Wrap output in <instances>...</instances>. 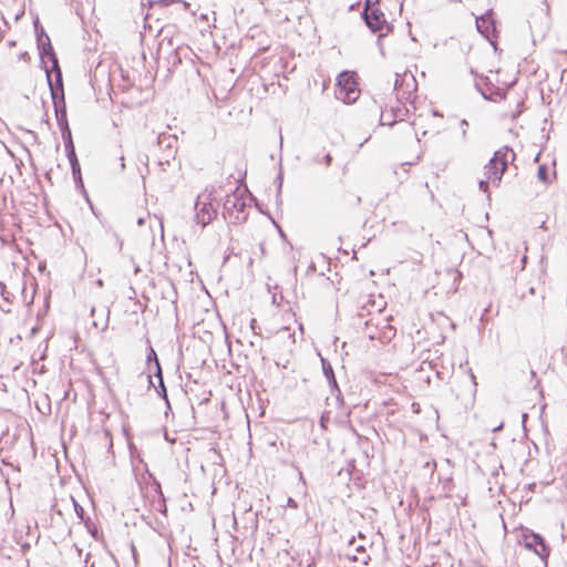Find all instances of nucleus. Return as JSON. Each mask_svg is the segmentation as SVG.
Masks as SVG:
<instances>
[{
  "label": "nucleus",
  "mask_w": 567,
  "mask_h": 567,
  "mask_svg": "<svg viewBox=\"0 0 567 567\" xmlns=\"http://www.w3.org/2000/svg\"><path fill=\"white\" fill-rule=\"evenodd\" d=\"M121 168L124 169L125 168V164H124V156H121Z\"/></svg>",
  "instance_id": "43"
},
{
  "label": "nucleus",
  "mask_w": 567,
  "mask_h": 567,
  "mask_svg": "<svg viewBox=\"0 0 567 567\" xmlns=\"http://www.w3.org/2000/svg\"><path fill=\"white\" fill-rule=\"evenodd\" d=\"M255 323H256V319H252V320H251V328H252V329H254V327H255Z\"/></svg>",
  "instance_id": "46"
},
{
  "label": "nucleus",
  "mask_w": 567,
  "mask_h": 567,
  "mask_svg": "<svg viewBox=\"0 0 567 567\" xmlns=\"http://www.w3.org/2000/svg\"><path fill=\"white\" fill-rule=\"evenodd\" d=\"M74 178V182L78 186L82 187L83 188V182H82V176L81 174L76 175V176H73Z\"/></svg>",
  "instance_id": "33"
},
{
  "label": "nucleus",
  "mask_w": 567,
  "mask_h": 567,
  "mask_svg": "<svg viewBox=\"0 0 567 567\" xmlns=\"http://www.w3.org/2000/svg\"><path fill=\"white\" fill-rule=\"evenodd\" d=\"M336 95L347 103L354 102L358 99L359 90L353 72L342 71L338 75Z\"/></svg>",
  "instance_id": "5"
},
{
  "label": "nucleus",
  "mask_w": 567,
  "mask_h": 567,
  "mask_svg": "<svg viewBox=\"0 0 567 567\" xmlns=\"http://www.w3.org/2000/svg\"><path fill=\"white\" fill-rule=\"evenodd\" d=\"M460 126H461V128H462V136H463V138L465 140V138H466V127L468 126L467 121H466V120H462V121L460 122Z\"/></svg>",
  "instance_id": "29"
},
{
  "label": "nucleus",
  "mask_w": 567,
  "mask_h": 567,
  "mask_svg": "<svg viewBox=\"0 0 567 567\" xmlns=\"http://www.w3.org/2000/svg\"><path fill=\"white\" fill-rule=\"evenodd\" d=\"M178 140L176 135L168 133H161L157 136V145L164 151V155L159 158L158 165L169 164V161L175 158L177 152Z\"/></svg>",
  "instance_id": "8"
},
{
  "label": "nucleus",
  "mask_w": 567,
  "mask_h": 567,
  "mask_svg": "<svg viewBox=\"0 0 567 567\" xmlns=\"http://www.w3.org/2000/svg\"><path fill=\"white\" fill-rule=\"evenodd\" d=\"M331 392H332V394H336L337 405L338 406H342L343 405V396H342L340 388L338 386V390H334V391H331Z\"/></svg>",
  "instance_id": "24"
},
{
  "label": "nucleus",
  "mask_w": 567,
  "mask_h": 567,
  "mask_svg": "<svg viewBox=\"0 0 567 567\" xmlns=\"http://www.w3.org/2000/svg\"><path fill=\"white\" fill-rule=\"evenodd\" d=\"M535 487V484L529 485V489H533Z\"/></svg>",
  "instance_id": "48"
},
{
  "label": "nucleus",
  "mask_w": 567,
  "mask_h": 567,
  "mask_svg": "<svg viewBox=\"0 0 567 567\" xmlns=\"http://www.w3.org/2000/svg\"><path fill=\"white\" fill-rule=\"evenodd\" d=\"M287 506L296 509L298 508V503L292 497H288Z\"/></svg>",
  "instance_id": "31"
},
{
  "label": "nucleus",
  "mask_w": 567,
  "mask_h": 567,
  "mask_svg": "<svg viewBox=\"0 0 567 567\" xmlns=\"http://www.w3.org/2000/svg\"><path fill=\"white\" fill-rule=\"evenodd\" d=\"M214 187L206 188L200 193L194 204L195 209V223L205 228L217 217V209L213 206L215 200Z\"/></svg>",
  "instance_id": "3"
},
{
  "label": "nucleus",
  "mask_w": 567,
  "mask_h": 567,
  "mask_svg": "<svg viewBox=\"0 0 567 567\" xmlns=\"http://www.w3.org/2000/svg\"><path fill=\"white\" fill-rule=\"evenodd\" d=\"M276 182H277V195H276V200L277 203H279L281 200L280 198V194H281V187H282V173L280 172L276 178Z\"/></svg>",
  "instance_id": "23"
},
{
  "label": "nucleus",
  "mask_w": 567,
  "mask_h": 567,
  "mask_svg": "<svg viewBox=\"0 0 567 567\" xmlns=\"http://www.w3.org/2000/svg\"><path fill=\"white\" fill-rule=\"evenodd\" d=\"M54 113L56 117L58 125L61 128H66L69 126L68 116H66V103L65 100L52 101Z\"/></svg>",
  "instance_id": "15"
},
{
  "label": "nucleus",
  "mask_w": 567,
  "mask_h": 567,
  "mask_svg": "<svg viewBox=\"0 0 567 567\" xmlns=\"http://www.w3.org/2000/svg\"><path fill=\"white\" fill-rule=\"evenodd\" d=\"M470 375H471V379H472V381H473V384L476 386V384H477V383H476V381H475V375H474V373L472 372V370H470Z\"/></svg>",
  "instance_id": "41"
},
{
  "label": "nucleus",
  "mask_w": 567,
  "mask_h": 567,
  "mask_svg": "<svg viewBox=\"0 0 567 567\" xmlns=\"http://www.w3.org/2000/svg\"><path fill=\"white\" fill-rule=\"evenodd\" d=\"M8 28H9V25H8L7 21L4 19H2V21L0 22V42L3 39V34L6 32V29H8Z\"/></svg>",
  "instance_id": "28"
},
{
  "label": "nucleus",
  "mask_w": 567,
  "mask_h": 567,
  "mask_svg": "<svg viewBox=\"0 0 567 567\" xmlns=\"http://www.w3.org/2000/svg\"><path fill=\"white\" fill-rule=\"evenodd\" d=\"M278 333H282V334H287L289 338L292 337V334L290 333V329L288 327H284L281 328Z\"/></svg>",
  "instance_id": "35"
},
{
  "label": "nucleus",
  "mask_w": 567,
  "mask_h": 567,
  "mask_svg": "<svg viewBox=\"0 0 567 567\" xmlns=\"http://www.w3.org/2000/svg\"><path fill=\"white\" fill-rule=\"evenodd\" d=\"M321 365L323 375L327 379L329 388L331 391L338 390V382L334 375L333 368L328 359L321 357Z\"/></svg>",
  "instance_id": "16"
},
{
  "label": "nucleus",
  "mask_w": 567,
  "mask_h": 567,
  "mask_svg": "<svg viewBox=\"0 0 567 567\" xmlns=\"http://www.w3.org/2000/svg\"><path fill=\"white\" fill-rule=\"evenodd\" d=\"M537 177L540 182L548 184L550 182L548 168L546 165H540L537 171Z\"/></svg>",
  "instance_id": "19"
},
{
  "label": "nucleus",
  "mask_w": 567,
  "mask_h": 567,
  "mask_svg": "<svg viewBox=\"0 0 567 567\" xmlns=\"http://www.w3.org/2000/svg\"><path fill=\"white\" fill-rule=\"evenodd\" d=\"M91 313H92V316H94V313H95V309L94 308L91 310Z\"/></svg>",
  "instance_id": "49"
},
{
  "label": "nucleus",
  "mask_w": 567,
  "mask_h": 567,
  "mask_svg": "<svg viewBox=\"0 0 567 567\" xmlns=\"http://www.w3.org/2000/svg\"><path fill=\"white\" fill-rule=\"evenodd\" d=\"M64 148H65V153H66V156H68V158H69L70 164H71V163H74V162H79L78 156H76V153H75V147H74V145L66 146V147H64Z\"/></svg>",
  "instance_id": "21"
},
{
  "label": "nucleus",
  "mask_w": 567,
  "mask_h": 567,
  "mask_svg": "<svg viewBox=\"0 0 567 567\" xmlns=\"http://www.w3.org/2000/svg\"><path fill=\"white\" fill-rule=\"evenodd\" d=\"M146 364H147L150 372L152 371V368L154 367V374L161 373L162 367H161L158 357L152 346H150L148 350H147Z\"/></svg>",
  "instance_id": "17"
},
{
  "label": "nucleus",
  "mask_w": 567,
  "mask_h": 567,
  "mask_svg": "<svg viewBox=\"0 0 567 567\" xmlns=\"http://www.w3.org/2000/svg\"><path fill=\"white\" fill-rule=\"evenodd\" d=\"M1 309L6 312H10V309L9 308H6V305H0Z\"/></svg>",
  "instance_id": "44"
},
{
  "label": "nucleus",
  "mask_w": 567,
  "mask_h": 567,
  "mask_svg": "<svg viewBox=\"0 0 567 567\" xmlns=\"http://www.w3.org/2000/svg\"><path fill=\"white\" fill-rule=\"evenodd\" d=\"M424 467H425L426 470H429V471L433 474V472H434V470H435V467H436V463H435L434 461H432V462H426V463L424 464Z\"/></svg>",
  "instance_id": "30"
},
{
  "label": "nucleus",
  "mask_w": 567,
  "mask_h": 567,
  "mask_svg": "<svg viewBox=\"0 0 567 567\" xmlns=\"http://www.w3.org/2000/svg\"><path fill=\"white\" fill-rule=\"evenodd\" d=\"M477 31L492 43V38L496 37L495 22L492 19L491 11L476 19Z\"/></svg>",
  "instance_id": "11"
},
{
  "label": "nucleus",
  "mask_w": 567,
  "mask_h": 567,
  "mask_svg": "<svg viewBox=\"0 0 567 567\" xmlns=\"http://www.w3.org/2000/svg\"><path fill=\"white\" fill-rule=\"evenodd\" d=\"M354 544V538H352L351 540H349V545H353Z\"/></svg>",
  "instance_id": "47"
},
{
  "label": "nucleus",
  "mask_w": 567,
  "mask_h": 567,
  "mask_svg": "<svg viewBox=\"0 0 567 567\" xmlns=\"http://www.w3.org/2000/svg\"><path fill=\"white\" fill-rule=\"evenodd\" d=\"M516 157L514 151L504 146L496 151L493 157L485 165V177L492 182L495 186H499L502 177L508 167L509 161H514Z\"/></svg>",
  "instance_id": "2"
},
{
  "label": "nucleus",
  "mask_w": 567,
  "mask_h": 567,
  "mask_svg": "<svg viewBox=\"0 0 567 567\" xmlns=\"http://www.w3.org/2000/svg\"><path fill=\"white\" fill-rule=\"evenodd\" d=\"M71 169H72V175L73 176H76L79 174H81V167H80V163L79 162H74V163H71Z\"/></svg>",
  "instance_id": "26"
},
{
  "label": "nucleus",
  "mask_w": 567,
  "mask_h": 567,
  "mask_svg": "<svg viewBox=\"0 0 567 567\" xmlns=\"http://www.w3.org/2000/svg\"><path fill=\"white\" fill-rule=\"evenodd\" d=\"M270 219H271L272 224L275 225V227L278 229L280 237L285 238V237H286V235H285V233L282 231V229L280 228V226H279V225L276 223V220H275V219H272L271 217H270Z\"/></svg>",
  "instance_id": "34"
},
{
  "label": "nucleus",
  "mask_w": 567,
  "mask_h": 567,
  "mask_svg": "<svg viewBox=\"0 0 567 567\" xmlns=\"http://www.w3.org/2000/svg\"><path fill=\"white\" fill-rule=\"evenodd\" d=\"M489 183H492V182L488 181L487 178L480 181V183H478L480 190L483 193H487Z\"/></svg>",
  "instance_id": "25"
},
{
  "label": "nucleus",
  "mask_w": 567,
  "mask_h": 567,
  "mask_svg": "<svg viewBox=\"0 0 567 567\" xmlns=\"http://www.w3.org/2000/svg\"><path fill=\"white\" fill-rule=\"evenodd\" d=\"M406 101L398 102L396 106H391L390 113H391V121L385 122L384 118L386 117V110L381 112L380 116V124L381 125H394L398 121H403L404 117L409 113V109L405 106Z\"/></svg>",
  "instance_id": "13"
},
{
  "label": "nucleus",
  "mask_w": 567,
  "mask_h": 567,
  "mask_svg": "<svg viewBox=\"0 0 567 567\" xmlns=\"http://www.w3.org/2000/svg\"><path fill=\"white\" fill-rule=\"evenodd\" d=\"M48 85L50 89L52 101L65 100L64 97V87H63V76L60 65L58 66L51 65L49 69L44 66Z\"/></svg>",
  "instance_id": "7"
},
{
  "label": "nucleus",
  "mask_w": 567,
  "mask_h": 567,
  "mask_svg": "<svg viewBox=\"0 0 567 567\" xmlns=\"http://www.w3.org/2000/svg\"><path fill=\"white\" fill-rule=\"evenodd\" d=\"M93 324H94L95 327H99L97 321H93Z\"/></svg>",
  "instance_id": "50"
},
{
  "label": "nucleus",
  "mask_w": 567,
  "mask_h": 567,
  "mask_svg": "<svg viewBox=\"0 0 567 567\" xmlns=\"http://www.w3.org/2000/svg\"><path fill=\"white\" fill-rule=\"evenodd\" d=\"M71 502L73 504V507H74V511H75V514L76 516L81 519V520H84V508L78 503V501L71 496Z\"/></svg>",
  "instance_id": "20"
},
{
  "label": "nucleus",
  "mask_w": 567,
  "mask_h": 567,
  "mask_svg": "<svg viewBox=\"0 0 567 567\" xmlns=\"http://www.w3.org/2000/svg\"><path fill=\"white\" fill-rule=\"evenodd\" d=\"M475 87L487 101L496 102L506 96V93L496 86L488 76H480L476 79Z\"/></svg>",
  "instance_id": "9"
},
{
  "label": "nucleus",
  "mask_w": 567,
  "mask_h": 567,
  "mask_svg": "<svg viewBox=\"0 0 567 567\" xmlns=\"http://www.w3.org/2000/svg\"><path fill=\"white\" fill-rule=\"evenodd\" d=\"M394 91L398 102L410 101L412 94L417 89V83L411 72L395 73Z\"/></svg>",
  "instance_id": "6"
},
{
  "label": "nucleus",
  "mask_w": 567,
  "mask_h": 567,
  "mask_svg": "<svg viewBox=\"0 0 567 567\" xmlns=\"http://www.w3.org/2000/svg\"><path fill=\"white\" fill-rule=\"evenodd\" d=\"M155 486H156V491L159 493V495L163 496L162 489H161V484L158 482H155Z\"/></svg>",
  "instance_id": "40"
},
{
  "label": "nucleus",
  "mask_w": 567,
  "mask_h": 567,
  "mask_svg": "<svg viewBox=\"0 0 567 567\" xmlns=\"http://www.w3.org/2000/svg\"><path fill=\"white\" fill-rule=\"evenodd\" d=\"M38 23H39V21H38V20H35V22H34V27H35V31H37V37H38V35H42V40L45 42L44 34H47V33L44 32V30H43V29H41L40 31L38 30Z\"/></svg>",
  "instance_id": "32"
},
{
  "label": "nucleus",
  "mask_w": 567,
  "mask_h": 567,
  "mask_svg": "<svg viewBox=\"0 0 567 567\" xmlns=\"http://www.w3.org/2000/svg\"><path fill=\"white\" fill-rule=\"evenodd\" d=\"M0 289H1V296H2V299H3V302L9 306L11 303V293L9 291H7L6 287L0 284Z\"/></svg>",
  "instance_id": "22"
},
{
  "label": "nucleus",
  "mask_w": 567,
  "mask_h": 567,
  "mask_svg": "<svg viewBox=\"0 0 567 567\" xmlns=\"http://www.w3.org/2000/svg\"><path fill=\"white\" fill-rule=\"evenodd\" d=\"M351 560H353V561H360V563H362L363 565H367V564H368V561L370 560V556H369V555H364V556H362V557L352 556V557H351Z\"/></svg>",
  "instance_id": "27"
},
{
  "label": "nucleus",
  "mask_w": 567,
  "mask_h": 567,
  "mask_svg": "<svg viewBox=\"0 0 567 567\" xmlns=\"http://www.w3.org/2000/svg\"><path fill=\"white\" fill-rule=\"evenodd\" d=\"M45 42L42 40V35H38V48L40 51L41 62L44 63L45 59L51 62V65L58 66L59 60L51 44L48 34H44Z\"/></svg>",
  "instance_id": "12"
},
{
  "label": "nucleus",
  "mask_w": 567,
  "mask_h": 567,
  "mask_svg": "<svg viewBox=\"0 0 567 567\" xmlns=\"http://www.w3.org/2000/svg\"><path fill=\"white\" fill-rule=\"evenodd\" d=\"M137 224H138L140 226H141V225H143V224H144V219H143V218H140V219L137 220Z\"/></svg>",
  "instance_id": "45"
},
{
  "label": "nucleus",
  "mask_w": 567,
  "mask_h": 567,
  "mask_svg": "<svg viewBox=\"0 0 567 567\" xmlns=\"http://www.w3.org/2000/svg\"><path fill=\"white\" fill-rule=\"evenodd\" d=\"M384 121L385 122L391 121V113H390V111L389 112L386 111V117L384 118Z\"/></svg>",
  "instance_id": "42"
},
{
  "label": "nucleus",
  "mask_w": 567,
  "mask_h": 567,
  "mask_svg": "<svg viewBox=\"0 0 567 567\" xmlns=\"http://www.w3.org/2000/svg\"><path fill=\"white\" fill-rule=\"evenodd\" d=\"M503 426H504V424H503V423L498 424L497 426H495V427L493 429V432H498V431H501V430L503 429Z\"/></svg>",
  "instance_id": "39"
},
{
  "label": "nucleus",
  "mask_w": 567,
  "mask_h": 567,
  "mask_svg": "<svg viewBox=\"0 0 567 567\" xmlns=\"http://www.w3.org/2000/svg\"><path fill=\"white\" fill-rule=\"evenodd\" d=\"M60 131L63 138L64 147L74 145L70 126H68L66 128H61Z\"/></svg>",
  "instance_id": "18"
},
{
  "label": "nucleus",
  "mask_w": 567,
  "mask_h": 567,
  "mask_svg": "<svg viewBox=\"0 0 567 567\" xmlns=\"http://www.w3.org/2000/svg\"><path fill=\"white\" fill-rule=\"evenodd\" d=\"M525 547L533 550L542 559L549 556V547L539 534L532 533L529 537H526Z\"/></svg>",
  "instance_id": "10"
},
{
  "label": "nucleus",
  "mask_w": 567,
  "mask_h": 567,
  "mask_svg": "<svg viewBox=\"0 0 567 567\" xmlns=\"http://www.w3.org/2000/svg\"><path fill=\"white\" fill-rule=\"evenodd\" d=\"M246 208V200L238 194L233 193L227 195L223 204L224 218L228 219L234 225L241 224L247 219Z\"/></svg>",
  "instance_id": "4"
},
{
  "label": "nucleus",
  "mask_w": 567,
  "mask_h": 567,
  "mask_svg": "<svg viewBox=\"0 0 567 567\" xmlns=\"http://www.w3.org/2000/svg\"><path fill=\"white\" fill-rule=\"evenodd\" d=\"M109 315H110V310H106V320H105L104 326L102 327V330H103V331L107 328Z\"/></svg>",
  "instance_id": "38"
},
{
  "label": "nucleus",
  "mask_w": 567,
  "mask_h": 567,
  "mask_svg": "<svg viewBox=\"0 0 567 567\" xmlns=\"http://www.w3.org/2000/svg\"><path fill=\"white\" fill-rule=\"evenodd\" d=\"M323 159H324V163H326L327 166L331 165L332 156L329 153L324 155Z\"/></svg>",
  "instance_id": "36"
},
{
  "label": "nucleus",
  "mask_w": 567,
  "mask_h": 567,
  "mask_svg": "<svg viewBox=\"0 0 567 567\" xmlns=\"http://www.w3.org/2000/svg\"><path fill=\"white\" fill-rule=\"evenodd\" d=\"M147 379H148L150 388H154L155 391L157 392L158 396H161L163 400H165L166 405L169 408L171 405H169V400L167 396V390L164 384L163 372L161 371L159 374L153 373V375L151 373H148Z\"/></svg>",
  "instance_id": "14"
},
{
  "label": "nucleus",
  "mask_w": 567,
  "mask_h": 567,
  "mask_svg": "<svg viewBox=\"0 0 567 567\" xmlns=\"http://www.w3.org/2000/svg\"><path fill=\"white\" fill-rule=\"evenodd\" d=\"M379 0H365L363 11L361 13L362 19L364 20L367 27L373 32H382L383 29H386V32L392 30V25L386 23L384 18V13L377 7ZM386 33H380L378 37V45L382 55H384V50L381 43V39Z\"/></svg>",
  "instance_id": "1"
},
{
  "label": "nucleus",
  "mask_w": 567,
  "mask_h": 567,
  "mask_svg": "<svg viewBox=\"0 0 567 567\" xmlns=\"http://www.w3.org/2000/svg\"><path fill=\"white\" fill-rule=\"evenodd\" d=\"M355 551L363 555L365 554V547L363 545H359L355 547Z\"/></svg>",
  "instance_id": "37"
}]
</instances>
